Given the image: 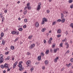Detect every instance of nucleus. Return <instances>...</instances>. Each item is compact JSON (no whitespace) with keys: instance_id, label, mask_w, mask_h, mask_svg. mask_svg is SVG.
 <instances>
[{"instance_id":"obj_1","label":"nucleus","mask_w":73,"mask_h":73,"mask_svg":"<svg viewBox=\"0 0 73 73\" xmlns=\"http://www.w3.org/2000/svg\"><path fill=\"white\" fill-rule=\"evenodd\" d=\"M3 57V54L0 55V63L1 64L2 62H4V58Z\"/></svg>"},{"instance_id":"obj_2","label":"nucleus","mask_w":73,"mask_h":73,"mask_svg":"<svg viewBox=\"0 0 73 73\" xmlns=\"http://www.w3.org/2000/svg\"><path fill=\"white\" fill-rule=\"evenodd\" d=\"M35 44H31V46H29V48L30 49H32V48H33L35 47Z\"/></svg>"},{"instance_id":"obj_3","label":"nucleus","mask_w":73,"mask_h":73,"mask_svg":"<svg viewBox=\"0 0 73 73\" xmlns=\"http://www.w3.org/2000/svg\"><path fill=\"white\" fill-rule=\"evenodd\" d=\"M30 3H28L27 5V7L28 9H31V7H29V5Z\"/></svg>"},{"instance_id":"obj_4","label":"nucleus","mask_w":73,"mask_h":73,"mask_svg":"<svg viewBox=\"0 0 73 73\" xmlns=\"http://www.w3.org/2000/svg\"><path fill=\"white\" fill-rule=\"evenodd\" d=\"M23 63V61H20L19 62V65H18V66L19 67H21V66H22V65H21V64Z\"/></svg>"},{"instance_id":"obj_5","label":"nucleus","mask_w":73,"mask_h":73,"mask_svg":"<svg viewBox=\"0 0 73 73\" xmlns=\"http://www.w3.org/2000/svg\"><path fill=\"white\" fill-rule=\"evenodd\" d=\"M8 64L7 63H5V64H4V66L5 68H9V66H8Z\"/></svg>"},{"instance_id":"obj_6","label":"nucleus","mask_w":73,"mask_h":73,"mask_svg":"<svg viewBox=\"0 0 73 73\" xmlns=\"http://www.w3.org/2000/svg\"><path fill=\"white\" fill-rule=\"evenodd\" d=\"M58 57H57L56 58H55L54 60V62H57V60H58Z\"/></svg>"},{"instance_id":"obj_7","label":"nucleus","mask_w":73,"mask_h":73,"mask_svg":"<svg viewBox=\"0 0 73 73\" xmlns=\"http://www.w3.org/2000/svg\"><path fill=\"white\" fill-rule=\"evenodd\" d=\"M27 65H28L31 64V61L30 60H28L26 63Z\"/></svg>"},{"instance_id":"obj_8","label":"nucleus","mask_w":73,"mask_h":73,"mask_svg":"<svg viewBox=\"0 0 73 73\" xmlns=\"http://www.w3.org/2000/svg\"><path fill=\"white\" fill-rule=\"evenodd\" d=\"M52 40V38H51L48 41V42L49 44L51 43V41Z\"/></svg>"},{"instance_id":"obj_9","label":"nucleus","mask_w":73,"mask_h":73,"mask_svg":"<svg viewBox=\"0 0 73 73\" xmlns=\"http://www.w3.org/2000/svg\"><path fill=\"white\" fill-rule=\"evenodd\" d=\"M64 14L62 13H61V19H64Z\"/></svg>"},{"instance_id":"obj_10","label":"nucleus","mask_w":73,"mask_h":73,"mask_svg":"<svg viewBox=\"0 0 73 73\" xmlns=\"http://www.w3.org/2000/svg\"><path fill=\"white\" fill-rule=\"evenodd\" d=\"M41 56H38V57L37 59L38 61H40L41 60Z\"/></svg>"},{"instance_id":"obj_11","label":"nucleus","mask_w":73,"mask_h":73,"mask_svg":"<svg viewBox=\"0 0 73 73\" xmlns=\"http://www.w3.org/2000/svg\"><path fill=\"white\" fill-rule=\"evenodd\" d=\"M35 26H36V27H39V24L38 23H35Z\"/></svg>"},{"instance_id":"obj_12","label":"nucleus","mask_w":73,"mask_h":73,"mask_svg":"<svg viewBox=\"0 0 73 73\" xmlns=\"http://www.w3.org/2000/svg\"><path fill=\"white\" fill-rule=\"evenodd\" d=\"M62 19V20L61 21L62 22V23H64V22L65 21V19L64 18V19Z\"/></svg>"},{"instance_id":"obj_13","label":"nucleus","mask_w":73,"mask_h":73,"mask_svg":"<svg viewBox=\"0 0 73 73\" xmlns=\"http://www.w3.org/2000/svg\"><path fill=\"white\" fill-rule=\"evenodd\" d=\"M44 63L46 65H47L48 64V61L47 60H45L44 61Z\"/></svg>"},{"instance_id":"obj_14","label":"nucleus","mask_w":73,"mask_h":73,"mask_svg":"<svg viewBox=\"0 0 73 73\" xmlns=\"http://www.w3.org/2000/svg\"><path fill=\"white\" fill-rule=\"evenodd\" d=\"M19 68H19V70L20 71H21V70H23V69H24V68L23 67H22V66H21L20 67H19Z\"/></svg>"},{"instance_id":"obj_15","label":"nucleus","mask_w":73,"mask_h":73,"mask_svg":"<svg viewBox=\"0 0 73 73\" xmlns=\"http://www.w3.org/2000/svg\"><path fill=\"white\" fill-rule=\"evenodd\" d=\"M37 11H39L40 9V8H41V6L39 5H38L37 7Z\"/></svg>"},{"instance_id":"obj_16","label":"nucleus","mask_w":73,"mask_h":73,"mask_svg":"<svg viewBox=\"0 0 73 73\" xmlns=\"http://www.w3.org/2000/svg\"><path fill=\"white\" fill-rule=\"evenodd\" d=\"M43 21H45L46 22L47 21H48V20L46 19V18H43Z\"/></svg>"},{"instance_id":"obj_17","label":"nucleus","mask_w":73,"mask_h":73,"mask_svg":"<svg viewBox=\"0 0 73 73\" xmlns=\"http://www.w3.org/2000/svg\"><path fill=\"white\" fill-rule=\"evenodd\" d=\"M58 33H61V30L58 29L57 31Z\"/></svg>"},{"instance_id":"obj_18","label":"nucleus","mask_w":73,"mask_h":73,"mask_svg":"<svg viewBox=\"0 0 73 73\" xmlns=\"http://www.w3.org/2000/svg\"><path fill=\"white\" fill-rule=\"evenodd\" d=\"M11 49H12V50H13L15 49V47L13 46H11Z\"/></svg>"},{"instance_id":"obj_19","label":"nucleus","mask_w":73,"mask_h":73,"mask_svg":"<svg viewBox=\"0 0 73 73\" xmlns=\"http://www.w3.org/2000/svg\"><path fill=\"white\" fill-rule=\"evenodd\" d=\"M54 53H56L57 52V49H54Z\"/></svg>"},{"instance_id":"obj_20","label":"nucleus","mask_w":73,"mask_h":73,"mask_svg":"<svg viewBox=\"0 0 73 73\" xmlns=\"http://www.w3.org/2000/svg\"><path fill=\"white\" fill-rule=\"evenodd\" d=\"M49 53V50H46L45 52V53H46V54H48Z\"/></svg>"},{"instance_id":"obj_21","label":"nucleus","mask_w":73,"mask_h":73,"mask_svg":"<svg viewBox=\"0 0 73 73\" xmlns=\"http://www.w3.org/2000/svg\"><path fill=\"white\" fill-rule=\"evenodd\" d=\"M33 37V36L31 35L30 36H29L28 37V38L29 39H30V40H31L32 38V37Z\"/></svg>"},{"instance_id":"obj_22","label":"nucleus","mask_w":73,"mask_h":73,"mask_svg":"<svg viewBox=\"0 0 73 73\" xmlns=\"http://www.w3.org/2000/svg\"><path fill=\"white\" fill-rule=\"evenodd\" d=\"M11 33L13 35H15V34H16V31H13L11 32Z\"/></svg>"},{"instance_id":"obj_23","label":"nucleus","mask_w":73,"mask_h":73,"mask_svg":"<svg viewBox=\"0 0 73 73\" xmlns=\"http://www.w3.org/2000/svg\"><path fill=\"white\" fill-rule=\"evenodd\" d=\"M16 32V35H19V31H15Z\"/></svg>"},{"instance_id":"obj_24","label":"nucleus","mask_w":73,"mask_h":73,"mask_svg":"<svg viewBox=\"0 0 73 73\" xmlns=\"http://www.w3.org/2000/svg\"><path fill=\"white\" fill-rule=\"evenodd\" d=\"M65 45H66V46H67L66 48H68L69 47V44H68V42H67L66 43H65Z\"/></svg>"},{"instance_id":"obj_25","label":"nucleus","mask_w":73,"mask_h":73,"mask_svg":"<svg viewBox=\"0 0 73 73\" xmlns=\"http://www.w3.org/2000/svg\"><path fill=\"white\" fill-rule=\"evenodd\" d=\"M1 37H3L4 36V33H2L1 34Z\"/></svg>"},{"instance_id":"obj_26","label":"nucleus","mask_w":73,"mask_h":73,"mask_svg":"<svg viewBox=\"0 0 73 73\" xmlns=\"http://www.w3.org/2000/svg\"><path fill=\"white\" fill-rule=\"evenodd\" d=\"M45 30H46V29L44 28L42 29L41 31H42V32H44L45 31Z\"/></svg>"},{"instance_id":"obj_27","label":"nucleus","mask_w":73,"mask_h":73,"mask_svg":"<svg viewBox=\"0 0 73 73\" xmlns=\"http://www.w3.org/2000/svg\"><path fill=\"white\" fill-rule=\"evenodd\" d=\"M70 27H72V28H73V23H71L70 25Z\"/></svg>"},{"instance_id":"obj_28","label":"nucleus","mask_w":73,"mask_h":73,"mask_svg":"<svg viewBox=\"0 0 73 73\" xmlns=\"http://www.w3.org/2000/svg\"><path fill=\"white\" fill-rule=\"evenodd\" d=\"M18 30L19 31H23V28H20L19 29H18Z\"/></svg>"},{"instance_id":"obj_29","label":"nucleus","mask_w":73,"mask_h":73,"mask_svg":"<svg viewBox=\"0 0 73 73\" xmlns=\"http://www.w3.org/2000/svg\"><path fill=\"white\" fill-rule=\"evenodd\" d=\"M1 67L2 69H4V65H1Z\"/></svg>"},{"instance_id":"obj_30","label":"nucleus","mask_w":73,"mask_h":73,"mask_svg":"<svg viewBox=\"0 0 73 73\" xmlns=\"http://www.w3.org/2000/svg\"><path fill=\"white\" fill-rule=\"evenodd\" d=\"M27 55H28V56H30L31 54L30 52H28L27 53Z\"/></svg>"},{"instance_id":"obj_31","label":"nucleus","mask_w":73,"mask_h":73,"mask_svg":"<svg viewBox=\"0 0 73 73\" xmlns=\"http://www.w3.org/2000/svg\"><path fill=\"white\" fill-rule=\"evenodd\" d=\"M67 39H66V38H65L64 40H63L62 41V42H64V41H66V40Z\"/></svg>"},{"instance_id":"obj_32","label":"nucleus","mask_w":73,"mask_h":73,"mask_svg":"<svg viewBox=\"0 0 73 73\" xmlns=\"http://www.w3.org/2000/svg\"><path fill=\"white\" fill-rule=\"evenodd\" d=\"M24 15H26L27 13V11L26 10L24 11L23 13Z\"/></svg>"},{"instance_id":"obj_33","label":"nucleus","mask_w":73,"mask_h":73,"mask_svg":"<svg viewBox=\"0 0 73 73\" xmlns=\"http://www.w3.org/2000/svg\"><path fill=\"white\" fill-rule=\"evenodd\" d=\"M9 51H8L7 52H5V54H6V55H7V54H9Z\"/></svg>"},{"instance_id":"obj_34","label":"nucleus","mask_w":73,"mask_h":73,"mask_svg":"<svg viewBox=\"0 0 73 73\" xmlns=\"http://www.w3.org/2000/svg\"><path fill=\"white\" fill-rule=\"evenodd\" d=\"M56 24V21H54L52 23V25H55Z\"/></svg>"},{"instance_id":"obj_35","label":"nucleus","mask_w":73,"mask_h":73,"mask_svg":"<svg viewBox=\"0 0 73 73\" xmlns=\"http://www.w3.org/2000/svg\"><path fill=\"white\" fill-rule=\"evenodd\" d=\"M2 44H3V45L5 44V42H4V40H2Z\"/></svg>"},{"instance_id":"obj_36","label":"nucleus","mask_w":73,"mask_h":73,"mask_svg":"<svg viewBox=\"0 0 73 73\" xmlns=\"http://www.w3.org/2000/svg\"><path fill=\"white\" fill-rule=\"evenodd\" d=\"M16 65L14 64L13 65V68L15 69V67H16Z\"/></svg>"},{"instance_id":"obj_37","label":"nucleus","mask_w":73,"mask_h":73,"mask_svg":"<svg viewBox=\"0 0 73 73\" xmlns=\"http://www.w3.org/2000/svg\"><path fill=\"white\" fill-rule=\"evenodd\" d=\"M41 55L42 56H44V54L43 52L41 53Z\"/></svg>"},{"instance_id":"obj_38","label":"nucleus","mask_w":73,"mask_h":73,"mask_svg":"<svg viewBox=\"0 0 73 73\" xmlns=\"http://www.w3.org/2000/svg\"><path fill=\"white\" fill-rule=\"evenodd\" d=\"M30 70L31 72H32V71L34 70V68H33V67H32L31 69Z\"/></svg>"},{"instance_id":"obj_39","label":"nucleus","mask_w":73,"mask_h":73,"mask_svg":"<svg viewBox=\"0 0 73 73\" xmlns=\"http://www.w3.org/2000/svg\"><path fill=\"white\" fill-rule=\"evenodd\" d=\"M57 21H58V22H61V20L59 19Z\"/></svg>"},{"instance_id":"obj_40","label":"nucleus","mask_w":73,"mask_h":73,"mask_svg":"<svg viewBox=\"0 0 73 73\" xmlns=\"http://www.w3.org/2000/svg\"><path fill=\"white\" fill-rule=\"evenodd\" d=\"M63 44H62V43H61L60 45V46H61V47H62V45Z\"/></svg>"},{"instance_id":"obj_41","label":"nucleus","mask_w":73,"mask_h":73,"mask_svg":"<svg viewBox=\"0 0 73 73\" xmlns=\"http://www.w3.org/2000/svg\"><path fill=\"white\" fill-rule=\"evenodd\" d=\"M69 3H72L73 2V1L72 0H70L69 1Z\"/></svg>"},{"instance_id":"obj_42","label":"nucleus","mask_w":73,"mask_h":73,"mask_svg":"<svg viewBox=\"0 0 73 73\" xmlns=\"http://www.w3.org/2000/svg\"><path fill=\"white\" fill-rule=\"evenodd\" d=\"M18 39H19V38H18V37L16 38L15 40V42H16V41H17V40Z\"/></svg>"},{"instance_id":"obj_43","label":"nucleus","mask_w":73,"mask_h":73,"mask_svg":"<svg viewBox=\"0 0 73 73\" xmlns=\"http://www.w3.org/2000/svg\"><path fill=\"white\" fill-rule=\"evenodd\" d=\"M17 63H18V62H17V61L15 62L14 64L17 65Z\"/></svg>"},{"instance_id":"obj_44","label":"nucleus","mask_w":73,"mask_h":73,"mask_svg":"<svg viewBox=\"0 0 73 73\" xmlns=\"http://www.w3.org/2000/svg\"><path fill=\"white\" fill-rule=\"evenodd\" d=\"M10 59V56H9L7 58V60H9V59Z\"/></svg>"},{"instance_id":"obj_45","label":"nucleus","mask_w":73,"mask_h":73,"mask_svg":"<svg viewBox=\"0 0 73 73\" xmlns=\"http://www.w3.org/2000/svg\"><path fill=\"white\" fill-rule=\"evenodd\" d=\"M55 46H56V44H54L52 45V47L53 48H54Z\"/></svg>"},{"instance_id":"obj_46","label":"nucleus","mask_w":73,"mask_h":73,"mask_svg":"<svg viewBox=\"0 0 73 73\" xmlns=\"http://www.w3.org/2000/svg\"><path fill=\"white\" fill-rule=\"evenodd\" d=\"M61 35H57V37H58V38H59L60 37H61Z\"/></svg>"},{"instance_id":"obj_47","label":"nucleus","mask_w":73,"mask_h":73,"mask_svg":"<svg viewBox=\"0 0 73 73\" xmlns=\"http://www.w3.org/2000/svg\"><path fill=\"white\" fill-rule=\"evenodd\" d=\"M46 12L48 13H49V12H50V11H49V10H48L46 11Z\"/></svg>"},{"instance_id":"obj_48","label":"nucleus","mask_w":73,"mask_h":73,"mask_svg":"<svg viewBox=\"0 0 73 73\" xmlns=\"http://www.w3.org/2000/svg\"><path fill=\"white\" fill-rule=\"evenodd\" d=\"M2 23H3V22H4V21H4V17H3V18H2Z\"/></svg>"},{"instance_id":"obj_49","label":"nucleus","mask_w":73,"mask_h":73,"mask_svg":"<svg viewBox=\"0 0 73 73\" xmlns=\"http://www.w3.org/2000/svg\"><path fill=\"white\" fill-rule=\"evenodd\" d=\"M24 21H25V23H26L27 21V19H25Z\"/></svg>"},{"instance_id":"obj_50","label":"nucleus","mask_w":73,"mask_h":73,"mask_svg":"<svg viewBox=\"0 0 73 73\" xmlns=\"http://www.w3.org/2000/svg\"><path fill=\"white\" fill-rule=\"evenodd\" d=\"M44 23L45 22H44V21H42V22L41 23L42 24H44Z\"/></svg>"},{"instance_id":"obj_51","label":"nucleus","mask_w":73,"mask_h":73,"mask_svg":"<svg viewBox=\"0 0 73 73\" xmlns=\"http://www.w3.org/2000/svg\"><path fill=\"white\" fill-rule=\"evenodd\" d=\"M23 27L24 28H25L27 27V25H24V26H23Z\"/></svg>"},{"instance_id":"obj_52","label":"nucleus","mask_w":73,"mask_h":73,"mask_svg":"<svg viewBox=\"0 0 73 73\" xmlns=\"http://www.w3.org/2000/svg\"><path fill=\"white\" fill-rule=\"evenodd\" d=\"M70 61H71V62H73V58H72L71 59Z\"/></svg>"},{"instance_id":"obj_53","label":"nucleus","mask_w":73,"mask_h":73,"mask_svg":"<svg viewBox=\"0 0 73 73\" xmlns=\"http://www.w3.org/2000/svg\"><path fill=\"white\" fill-rule=\"evenodd\" d=\"M66 35H67L68 34V31H66Z\"/></svg>"},{"instance_id":"obj_54","label":"nucleus","mask_w":73,"mask_h":73,"mask_svg":"<svg viewBox=\"0 0 73 73\" xmlns=\"http://www.w3.org/2000/svg\"><path fill=\"white\" fill-rule=\"evenodd\" d=\"M41 5V3H38V5H39V6H40Z\"/></svg>"},{"instance_id":"obj_55","label":"nucleus","mask_w":73,"mask_h":73,"mask_svg":"<svg viewBox=\"0 0 73 73\" xmlns=\"http://www.w3.org/2000/svg\"><path fill=\"white\" fill-rule=\"evenodd\" d=\"M71 8H73V5H72L70 6Z\"/></svg>"},{"instance_id":"obj_56","label":"nucleus","mask_w":73,"mask_h":73,"mask_svg":"<svg viewBox=\"0 0 73 73\" xmlns=\"http://www.w3.org/2000/svg\"><path fill=\"white\" fill-rule=\"evenodd\" d=\"M26 9H27V7H25L24 10L25 11V10H26Z\"/></svg>"},{"instance_id":"obj_57","label":"nucleus","mask_w":73,"mask_h":73,"mask_svg":"<svg viewBox=\"0 0 73 73\" xmlns=\"http://www.w3.org/2000/svg\"><path fill=\"white\" fill-rule=\"evenodd\" d=\"M11 70V68H8L7 69V71H10Z\"/></svg>"},{"instance_id":"obj_58","label":"nucleus","mask_w":73,"mask_h":73,"mask_svg":"<svg viewBox=\"0 0 73 73\" xmlns=\"http://www.w3.org/2000/svg\"><path fill=\"white\" fill-rule=\"evenodd\" d=\"M45 66H43V67H42V69L43 70H44V69H45Z\"/></svg>"},{"instance_id":"obj_59","label":"nucleus","mask_w":73,"mask_h":73,"mask_svg":"<svg viewBox=\"0 0 73 73\" xmlns=\"http://www.w3.org/2000/svg\"><path fill=\"white\" fill-rule=\"evenodd\" d=\"M71 65H72V64L71 63H70L68 64L69 66H71Z\"/></svg>"},{"instance_id":"obj_60","label":"nucleus","mask_w":73,"mask_h":73,"mask_svg":"<svg viewBox=\"0 0 73 73\" xmlns=\"http://www.w3.org/2000/svg\"><path fill=\"white\" fill-rule=\"evenodd\" d=\"M66 53H69V50H68L67 51V52H66Z\"/></svg>"},{"instance_id":"obj_61","label":"nucleus","mask_w":73,"mask_h":73,"mask_svg":"<svg viewBox=\"0 0 73 73\" xmlns=\"http://www.w3.org/2000/svg\"><path fill=\"white\" fill-rule=\"evenodd\" d=\"M72 73L73 72H72V70H70L69 72V73Z\"/></svg>"},{"instance_id":"obj_62","label":"nucleus","mask_w":73,"mask_h":73,"mask_svg":"<svg viewBox=\"0 0 73 73\" xmlns=\"http://www.w3.org/2000/svg\"><path fill=\"white\" fill-rule=\"evenodd\" d=\"M5 13H7V10H6L4 11Z\"/></svg>"},{"instance_id":"obj_63","label":"nucleus","mask_w":73,"mask_h":73,"mask_svg":"<svg viewBox=\"0 0 73 73\" xmlns=\"http://www.w3.org/2000/svg\"><path fill=\"white\" fill-rule=\"evenodd\" d=\"M44 44L46 43V40H44Z\"/></svg>"},{"instance_id":"obj_64","label":"nucleus","mask_w":73,"mask_h":73,"mask_svg":"<svg viewBox=\"0 0 73 73\" xmlns=\"http://www.w3.org/2000/svg\"><path fill=\"white\" fill-rule=\"evenodd\" d=\"M49 35V33H46V36H48Z\"/></svg>"}]
</instances>
